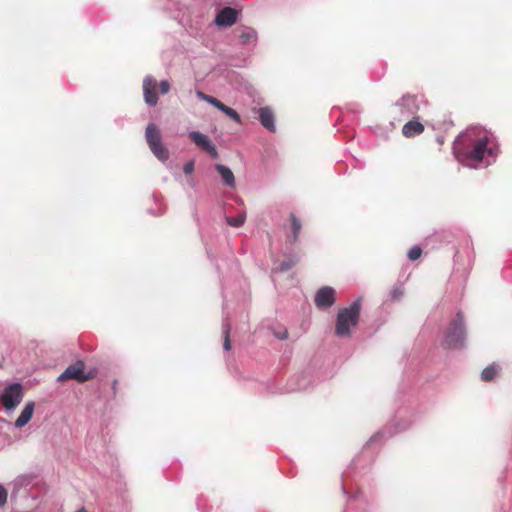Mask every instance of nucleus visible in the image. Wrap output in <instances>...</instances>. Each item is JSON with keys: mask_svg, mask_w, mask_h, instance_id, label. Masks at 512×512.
Masks as SVG:
<instances>
[{"mask_svg": "<svg viewBox=\"0 0 512 512\" xmlns=\"http://www.w3.org/2000/svg\"><path fill=\"white\" fill-rule=\"evenodd\" d=\"M290 218H291V234L288 235L287 239L290 243H294V242H296V240L299 236V233L301 230V223L296 218V216L294 214H291Z\"/></svg>", "mask_w": 512, "mask_h": 512, "instance_id": "17", "label": "nucleus"}, {"mask_svg": "<svg viewBox=\"0 0 512 512\" xmlns=\"http://www.w3.org/2000/svg\"><path fill=\"white\" fill-rule=\"evenodd\" d=\"M207 103H209L210 105L214 106L215 108H217L218 110L220 109V107L222 106V102L220 100H218L217 98L213 97V96H210L207 98Z\"/></svg>", "mask_w": 512, "mask_h": 512, "instance_id": "27", "label": "nucleus"}, {"mask_svg": "<svg viewBox=\"0 0 512 512\" xmlns=\"http://www.w3.org/2000/svg\"><path fill=\"white\" fill-rule=\"evenodd\" d=\"M335 302V290L330 286L320 288L315 295V305L319 309H327Z\"/></svg>", "mask_w": 512, "mask_h": 512, "instance_id": "11", "label": "nucleus"}, {"mask_svg": "<svg viewBox=\"0 0 512 512\" xmlns=\"http://www.w3.org/2000/svg\"><path fill=\"white\" fill-rule=\"evenodd\" d=\"M23 396V385L20 382H15L3 389L0 401L7 411H12L21 403Z\"/></svg>", "mask_w": 512, "mask_h": 512, "instance_id": "6", "label": "nucleus"}, {"mask_svg": "<svg viewBox=\"0 0 512 512\" xmlns=\"http://www.w3.org/2000/svg\"><path fill=\"white\" fill-rule=\"evenodd\" d=\"M35 409V403L33 401H29L25 404L23 410L21 411L19 417L16 419L14 426L16 428L24 427L32 418Z\"/></svg>", "mask_w": 512, "mask_h": 512, "instance_id": "15", "label": "nucleus"}, {"mask_svg": "<svg viewBox=\"0 0 512 512\" xmlns=\"http://www.w3.org/2000/svg\"><path fill=\"white\" fill-rule=\"evenodd\" d=\"M274 336L279 340H286L288 338V332L286 329L274 331Z\"/></svg>", "mask_w": 512, "mask_h": 512, "instance_id": "28", "label": "nucleus"}, {"mask_svg": "<svg viewBox=\"0 0 512 512\" xmlns=\"http://www.w3.org/2000/svg\"><path fill=\"white\" fill-rule=\"evenodd\" d=\"M361 312V299H356L348 307L339 309L336 316L335 335L339 338L349 337L351 329L356 327Z\"/></svg>", "mask_w": 512, "mask_h": 512, "instance_id": "2", "label": "nucleus"}, {"mask_svg": "<svg viewBox=\"0 0 512 512\" xmlns=\"http://www.w3.org/2000/svg\"><path fill=\"white\" fill-rule=\"evenodd\" d=\"M0 423L5 424V425H9L10 424L7 420H5L3 418H0Z\"/></svg>", "mask_w": 512, "mask_h": 512, "instance_id": "36", "label": "nucleus"}, {"mask_svg": "<svg viewBox=\"0 0 512 512\" xmlns=\"http://www.w3.org/2000/svg\"><path fill=\"white\" fill-rule=\"evenodd\" d=\"M424 131L423 124L419 121V118L413 117L412 120L404 124L402 133L405 137L411 138L421 134Z\"/></svg>", "mask_w": 512, "mask_h": 512, "instance_id": "14", "label": "nucleus"}, {"mask_svg": "<svg viewBox=\"0 0 512 512\" xmlns=\"http://www.w3.org/2000/svg\"><path fill=\"white\" fill-rule=\"evenodd\" d=\"M240 46L254 49L258 43V32L253 27L239 25L235 29Z\"/></svg>", "mask_w": 512, "mask_h": 512, "instance_id": "7", "label": "nucleus"}, {"mask_svg": "<svg viewBox=\"0 0 512 512\" xmlns=\"http://www.w3.org/2000/svg\"><path fill=\"white\" fill-rule=\"evenodd\" d=\"M153 198L155 200L156 203H159L160 202V199H161V196L160 195H157V194H154L153 195Z\"/></svg>", "mask_w": 512, "mask_h": 512, "instance_id": "34", "label": "nucleus"}, {"mask_svg": "<svg viewBox=\"0 0 512 512\" xmlns=\"http://www.w3.org/2000/svg\"><path fill=\"white\" fill-rule=\"evenodd\" d=\"M246 219V214L244 212L239 213L236 217H228L226 216V222L232 227H241Z\"/></svg>", "mask_w": 512, "mask_h": 512, "instance_id": "21", "label": "nucleus"}, {"mask_svg": "<svg viewBox=\"0 0 512 512\" xmlns=\"http://www.w3.org/2000/svg\"><path fill=\"white\" fill-rule=\"evenodd\" d=\"M499 366L496 365V364H491L489 366H487L486 368L483 369L482 373H481V379L483 381H491L493 380L496 375L499 373Z\"/></svg>", "mask_w": 512, "mask_h": 512, "instance_id": "19", "label": "nucleus"}, {"mask_svg": "<svg viewBox=\"0 0 512 512\" xmlns=\"http://www.w3.org/2000/svg\"><path fill=\"white\" fill-rule=\"evenodd\" d=\"M342 491H343L344 494H347V491H346V488H345L344 485H342Z\"/></svg>", "mask_w": 512, "mask_h": 512, "instance_id": "38", "label": "nucleus"}, {"mask_svg": "<svg viewBox=\"0 0 512 512\" xmlns=\"http://www.w3.org/2000/svg\"><path fill=\"white\" fill-rule=\"evenodd\" d=\"M145 137L147 144L154 154V156L161 162H166L169 159V150L167 147L163 144L161 139V134L158 129V127L153 124L149 123L146 127Z\"/></svg>", "mask_w": 512, "mask_h": 512, "instance_id": "4", "label": "nucleus"}, {"mask_svg": "<svg viewBox=\"0 0 512 512\" xmlns=\"http://www.w3.org/2000/svg\"><path fill=\"white\" fill-rule=\"evenodd\" d=\"M219 111L223 112L226 116H228L229 118L234 120L236 123H238V124L242 123L239 113L236 110L232 109L231 107L225 105L224 103L220 107Z\"/></svg>", "mask_w": 512, "mask_h": 512, "instance_id": "20", "label": "nucleus"}, {"mask_svg": "<svg viewBox=\"0 0 512 512\" xmlns=\"http://www.w3.org/2000/svg\"><path fill=\"white\" fill-rule=\"evenodd\" d=\"M347 471L343 472V477H346L347 476Z\"/></svg>", "mask_w": 512, "mask_h": 512, "instance_id": "40", "label": "nucleus"}, {"mask_svg": "<svg viewBox=\"0 0 512 512\" xmlns=\"http://www.w3.org/2000/svg\"><path fill=\"white\" fill-rule=\"evenodd\" d=\"M157 86L156 79L151 76L147 75L143 80V96L144 101L149 106H155L158 103V95L155 91V88Z\"/></svg>", "mask_w": 512, "mask_h": 512, "instance_id": "12", "label": "nucleus"}, {"mask_svg": "<svg viewBox=\"0 0 512 512\" xmlns=\"http://www.w3.org/2000/svg\"><path fill=\"white\" fill-rule=\"evenodd\" d=\"M90 378L84 372V362L79 360L76 363L68 366L57 378L58 382H63L68 379L77 380L80 383L87 381Z\"/></svg>", "mask_w": 512, "mask_h": 512, "instance_id": "8", "label": "nucleus"}, {"mask_svg": "<svg viewBox=\"0 0 512 512\" xmlns=\"http://www.w3.org/2000/svg\"><path fill=\"white\" fill-rule=\"evenodd\" d=\"M304 388H305L304 385H298L297 387H293L292 390H302Z\"/></svg>", "mask_w": 512, "mask_h": 512, "instance_id": "35", "label": "nucleus"}, {"mask_svg": "<svg viewBox=\"0 0 512 512\" xmlns=\"http://www.w3.org/2000/svg\"><path fill=\"white\" fill-rule=\"evenodd\" d=\"M230 330H231L230 322H229L228 318L225 317L222 322V333H223V338H224L223 348L226 351H229L231 349Z\"/></svg>", "mask_w": 512, "mask_h": 512, "instance_id": "18", "label": "nucleus"}, {"mask_svg": "<svg viewBox=\"0 0 512 512\" xmlns=\"http://www.w3.org/2000/svg\"><path fill=\"white\" fill-rule=\"evenodd\" d=\"M258 116L261 125L269 132L276 131L275 116L271 108L261 107L258 109Z\"/></svg>", "mask_w": 512, "mask_h": 512, "instance_id": "13", "label": "nucleus"}, {"mask_svg": "<svg viewBox=\"0 0 512 512\" xmlns=\"http://www.w3.org/2000/svg\"><path fill=\"white\" fill-rule=\"evenodd\" d=\"M76 512H87V511H86L84 508H82V509H79V510H78V511H76Z\"/></svg>", "mask_w": 512, "mask_h": 512, "instance_id": "39", "label": "nucleus"}, {"mask_svg": "<svg viewBox=\"0 0 512 512\" xmlns=\"http://www.w3.org/2000/svg\"><path fill=\"white\" fill-rule=\"evenodd\" d=\"M362 498H363V494L358 491L355 495H353L352 497H350L348 499V502L351 503L352 501L362 500Z\"/></svg>", "mask_w": 512, "mask_h": 512, "instance_id": "31", "label": "nucleus"}, {"mask_svg": "<svg viewBox=\"0 0 512 512\" xmlns=\"http://www.w3.org/2000/svg\"><path fill=\"white\" fill-rule=\"evenodd\" d=\"M149 213L154 215V216H158V215H162L163 214V210L159 209V211L155 212L153 209H149Z\"/></svg>", "mask_w": 512, "mask_h": 512, "instance_id": "33", "label": "nucleus"}, {"mask_svg": "<svg viewBox=\"0 0 512 512\" xmlns=\"http://www.w3.org/2000/svg\"><path fill=\"white\" fill-rule=\"evenodd\" d=\"M215 169L221 176L225 185H227L229 188H235V177L232 170L228 166L217 163L215 164Z\"/></svg>", "mask_w": 512, "mask_h": 512, "instance_id": "16", "label": "nucleus"}, {"mask_svg": "<svg viewBox=\"0 0 512 512\" xmlns=\"http://www.w3.org/2000/svg\"><path fill=\"white\" fill-rule=\"evenodd\" d=\"M422 254V250L419 246H413L409 251H408V258L411 260V261H415L417 260Z\"/></svg>", "mask_w": 512, "mask_h": 512, "instance_id": "23", "label": "nucleus"}, {"mask_svg": "<svg viewBox=\"0 0 512 512\" xmlns=\"http://www.w3.org/2000/svg\"><path fill=\"white\" fill-rule=\"evenodd\" d=\"M384 434H385V432H384V431H380V432H377L376 434H374V435L370 438V440H369V442H368V445L370 446V445H372L373 443L377 442L380 438H382V437H383V435H384Z\"/></svg>", "mask_w": 512, "mask_h": 512, "instance_id": "29", "label": "nucleus"}, {"mask_svg": "<svg viewBox=\"0 0 512 512\" xmlns=\"http://www.w3.org/2000/svg\"><path fill=\"white\" fill-rule=\"evenodd\" d=\"M189 138L201 149L206 151L212 158L218 157V151L215 145L212 143L210 138L199 132V131H191L189 133Z\"/></svg>", "mask_w": 512, "mask_h": 512, "instance_id": "10", "label": "nucleus"}, {"mask_svg": "<svg viewBox=\"0 0 512 512\" xmlns=\"http://www.w3.org/2000/svg\"><path fill=\"white\" fill-rule=\"evenodd\" d=\"M238 16L237 9L227 6L217 12L214 23L219 28L231 27L237 22Z\"/></svg>", "mask_w": 512, "mask_h": 512, "instance_id": "9", "label": "nucleus"}, {"mask_svg": "<svg viewBox=\"0 0 512 512\" xmlns=\"http://www.w3.org/2000/svg\"><path fill=\"white\" fill-rule=\"evenodd\" d=\"M405 428H406V426H403V427H400V428H396V429H395V431H396V432H399V431L404 430Z\"/></svg>", "mask_w": 512, "mask_h": 512, "instance_id": "37", "label": "nucleus"}, {"mask_svg": "<svg viewBox=\"0 0 512 512\" xmlns=\"http://www.w3.org/2000/svg\"><path fill=\"white\" fill-rule=\"evenodd\" d=\"M195 163L194 160L187 161L183 166V172L187 175L191 174L194 171Z\"/></svg>", "mask_w": 512, "mask_h": 512, "instance_id": "25", "label": "nucleus"}, {"mask_svg": "<svg viewBox=\"0 0 512 512\" xmlns=\"http://www.w3.org/2000/svg\"><path fill=\"white\" fill-rule=\"evenodd\" d=\"M426 104V100L421 94H404L395 102V108L403 118L414 117L419 112L421 106Z\"/></svg>", "mask_w": 512, "mask_h": 512, "instance_id": "5", "label": "nucleus"}, {"mask_svg": "<svg viewBox=\"0 0 512 512\" xmlns=\"http://www.w3.org/2000/svg\"><path fill=\"white\" fill-rule=\"evenodd\" d=\"M159 89L161 94H167L170 90V83L167 80H162L159 83Z\"/></svg>", "mask_w": 512, "mask_h": 512, "instance_id": "26", "label": "nucleus"}, {"mask_svg": "<svg viewBox=\"0 0 512 512\" xmlns=\"http://www.w3.org/2000/svg\"><path fill=\"white\" fill-rule=\"evenodd\" d=\"M453 153L458 162L470 168L488 167L496 161L498 145L493 136L479 127H471L454 140Z\"/></svg>", "mask_w": 512, "mask_h": 512, "instance_id": "1", "label": "nucleus"}, {"mask_svg": "<svg viewBox=\"0 0 512 512\" xmlns=\"http://www.w3.org/2000/svg\"><path fill=\"white\" fill-rule=\"evenodd\" d=\"M8 493L3 485L0 484V507L4 506L7 502Z\"/></svg>", "mask_w": 512, "mask_h": 512, "instance_id": "24", "label": "nucleus"}, {"mask_svg": "<svg viewBox=\"0 0 512 512\" xmlns=\"http://www.w3.org/2000/svg\"><path fill=\"white\" fill-rule=\"evenodd\" d=\"M404 294L403 287L401 285H396L390 291V297L392 300H399Z\"/></svg>", "mask_w": 512, "mask_h": 512, "instance_id": "22", "label": "nucleus"}, {"mask_svg": "<svg viewBox=\"0 0 512 512\" xmlns=\"http://www.w3.org/2000/svg\"><path fill=\"white\" fill-rule=\"evenodd\" d=\"M466 342V326L462 312H458L449 323L443 339L448 349H461Z\"/></svg>", "mask_w": 512, "mask_h": 512, "instance_id": "3", "label": "nucleus"}, {"mask_svg": "<svg viewBox=\"0 0 512 512\" xmlns=\"http://www.w3.org/2000/svg\"><path fill=\"white\" fill-rule=\"evenodd\" d=\"M196 96H197V98H198V99H200V100H202V101H205V102H207V98L209 97V95H208V94H205L204 92H202V91H200V90H198V91L196 92Z\"/></svg>", "mask_w": 512, "mask_h": 512, "instance_id": "32", "label": "nucleus"}, {"mask_svg": "<svg viewBox=\"0 0 512 512\" xmlns=\"http://www.w3.org/2000/svg\"><path fill=\"white\" fill-rule=\"evenodd\" d=\"M293 263L291 261H283L279 265L280 271H287L292 267Z\"/></svg>", "mask_w": 512, "mask_h": 512, "instance_id": "30", "label": "nucleus"}]
</instances>
